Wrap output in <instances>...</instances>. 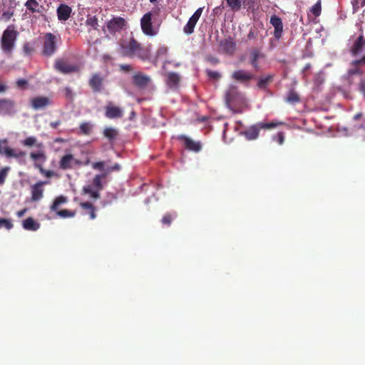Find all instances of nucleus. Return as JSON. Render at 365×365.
<instances>
[{
	"instance_id": "1",
	"label": "nucleus",
	"mask_w": 365,
	"mask_h": 365,
	"mask_svg": "<svg viewBox=\"0 0 365 365\" xmlns=\"http://www.w3.org/2000/svg\"><path fill=\"white\" fill-rule=\"evenodd\" d=\"M123 56H136L142 61L148 60L150 57V49L148 46H143L135 38H132L127 45L123 46Z\"/></svg>"
},
{
	"instance_id": "2",
	"label": "nucleus",
	"mask_w": 365,
	"mask_h": 365,
	"mask_svg": "<svg viewBox=\"0 0 365 365\" xmlns=\"http://www.w3.org/2000/svg\"><path fill=\"white\" fill-rule=\"evenodd\" d=\"M18 35L19 32L14 28L8 27L4 31L0 43L1 50L6 56H12Z\"/></svg>"
},
{
	"instance_id": "3",
	"label": "nucleus",
	"mask_w": 365,
	"mask_h": 365,
	"mask_svg": "<svg viewBox=\"0 0 365 365\" xmlns=\"http://www.w3.org/2000/svg\"><path fill=\"white\" fill-rule=\"evenodd\" d=\"M56 36L52 33H46L43 43L42 55L50 57L56 53Z\"/></svg>"
},
{
	"instance_id": "4",
	"label": "nucleus",
	"mask_w": 365,
	"mask_h": 365,
	"mask_svg": "<svg viewBox=\"0 0 365 365\" xmlns=\"http://www.w3.org/2000/svg\"><path fill=\"white\" fill-rule=\"evenodd\" d=\"M54 68L63 74H69L79 71L77 64L71 63L64 58H57L54 63Z\"/></svg>"
},
{
	"instance_id": "5",
	"label": "nucleus",
	"mask_w": 365,
	"mask_h": 365,
	"mask_svg": "<svg viewBox=\"0 0 365 365\" xmlns=\"http://www.w3.org/2000/svg\"><path fill=\"white\" fill-rule=\"evenodd\" d=\"M178 139L183 143V147L185 150L194 153H199L202 150V143L200 141H195L185 135H180Z\"/></svg>"
},
{
	"instance_id": "6",
	"label": "nucleus",
	"mask_w": 365,
	"mask_h": 365,
	"mask_svg": "<svg viewBox=\"0 0 365 365\" xmlns=\"http://www.w3.org/2000/svg\"><path fill=\"white\" fill-rule=\"evenodd\" d=\"M140 26L143 32L148 36H155L157 32L153 28L152 13L148 12L140 19Z\"/></svg>"
},
{
	"instance_id": "7",
	"label": "nucleus",
	"mask_w": 365,
	"mask_h": 365,
	"mask_svg": "<svg viewBox=\"0 0 365 365\" xmlns=\"http://www.w3.org/2000/svg\"><path fill=\"white\" fill-rule=\"evenodd\" d=\"M81 162L77 160L71 153H68L61 157L59 161V168L63 170H71L74 165H81Z\"/></svg>"
},
{
	"instance_id": "8",
	"label": "nucleus",
	"mask_w": 365,
	"mask_h": 365,
	"mask_svg": "<svg viewBox=\"0 0 365 365\" xmlns=\"http://www.w3.org/2000/svg\"><path fill=\"white\" fill-rule=\"evenodd\" d=\"M104 109L105 116L109 119L120 118L123 116V108L115 106L111 101L107 103Z\"/></svg>"
},
{
	"instance_id": "9",
	"label": "nucleus",
	"mask_w": 365,
	"mask_h": 365,
	"mask_svg": "<svg viewBox=\"0 0 365 365\" xmlns=\"http://www.w3.org/2000/svg\"><path fill=\"white\" fill-rule=\"evenodd\" d=\"M104 78L100 73H94L91 75L88 85L93 93H100L103 88Z\"/></svg>"
},
{
	"instance_id": "10",
	"label": "nucleus",
	"mask_w": 365,
	"mask_h": 365,
	"mask_svg": "<svg viewBox=\"0 0 365 365\" xmlns=\"http://www.w3.org/2000/svg\"><path fill=\"white\" fill-rule=\"evenodd\" d=\"M202 13V8H198L192 16L189 19L187 23L183 28V31L187 35H190L194 32L195 27Z\"/></svg>"
},
{
	"instance_id": "11",
	"label": "nucleus",
	"mask_w": 365,
	"mask_h": 365,
	"mask_svg": "<svg viewBox=\"0 0 365 365\" xmlns=\"http://www.w3.org/2000/svg\"><path fill=\"white\" fill-rule=\"evenodd\" d=\"M15 102L9 98L0 99V115H12L15 113Z\"/></svg>"
},
{
	"instance_id": "12",
	"label": "nucleus",
	"mask_w": 365,
	"mask_h": 365,
	"mask_svg": "<svg viewBox=\"0 0 365 365\" xmlns=\"http://www.w3.org/2000/svg\"><path fill=\"white\" fill-rule=\"evenodd\" d=\"M126 25L125 20L122 17H114L107 22L106 26L110 33L120 31Z\"/></svg>"
},
{
	"instance_id": "13",
	"label": "nucleus",
	"mask_w": 365,
	"mask_h": 365,
	"mask_svg": "<svg viewBox=\"0 0 365 365\" xmlns=\"http://www.w3.org/2000/svg\"><path fill=\"white\" fill-rule=\"evenodd\" d=\"M255 78V76L253 73L242 69L235 71L232 74V79L242 83H248Z\"/></svg>"
},
{
	"instance_id": "14",
	"label": "nucleus",
	"mask_w": 365,
	"mask_h": 365,
	"mask_svg": "<svg viewBox=\"0 0 365 365\" xmlns=\"http://www.w3.org/2000/svg\"><path fill=\"white\" fill-rule=\"evenodd\" d=\"M48 183V181H38L31 187V201L37 202L43 197L44 190L43 186Z\"/></svg>"
},
{
	"instance_id": "15",
	"label": "nucleus",
	"mask_w": 365,
	"mask_h": 365,
	"mask_svg": "<svg viewBox=\"0 0 365 365\" xmlns=\"http://www.w3.org/2000/svg\"><path fill=\"white\" fill-rule=\"evenodd\" d=\"M52 104V101L46 96H36L31 100V106L34 110H40Z\"/></svg>"
},
{
	"instance_id": "16",
	"label": "nucleus",
	"mask_w": 365,
	"mask_h": 365,
	"mask_svg": "<svg viewBox=\"0 0 365 365\" xmlns=\"http://www.w3.org/2000/svg\"><path fill=\"white\" fill-rule=\"evenodd\" d=\"M270 24L274 29V36L275 39L279 40L282 38L283 33V24L281 18L277 15H272L270 18Z\"/></svg>"
},
{
	"instance_id": "17",
	"label": "nucleus",
	"mask_w": 365,
	"mask_h": 365,
	"mask_svg": "<svg viewBox=\"0 0 365 365\" xmlns=\"http://www.w3.org/2000/svg\"><path fill=\"white\" fill-rule=\"evenodd\" d=\"M351 65L353 67L349 68L347 71V76L349 78H351L354 75H362L363 71L359 67L365 66V55L363 56L360 59L353 61L351 63Z\"/></svg>"
},
{
	"instance_id": "18",
	"label": "nucleus",
	"mask_w": 365,
	"mask_h": 365,
	"mask_svg": "<svg viewBox=\"0 0 365 365\" xmlns=\"http://www.w3.org/2000/svg\"><path fill=\"white\" fill-rule=\"evenodd\" d=\"M365 46V38L364 36L361 34L357 37V38L354 41L353 45L351 46L349 51L352 56H356L359 53H361L363 48Z\"/></svg>"
},
{
	"instance_id": "19",
	"label": "nucleus",
	"mask_w": 365,
	"mask_h": 365,
	"mask_svg": "<svg viewBox=\"0 0 365 365\" xmlns=\"http://www.w3.org/2000/svg\"><path fill=\"white\" fill-rule=\"evenodd\" d=\"M261 130L259 123L255 124L249 127L246 130L242 132V135L248 140H256L259 136V133Z\"/></svg>"
},
{
	"instance_id": "20",
	"label": "nucleus",
	"mask_w": 365,
	"mask_h": 365,
	"mask_svg": "<svg viewBox=\"0 0 365 365\" xmlns=\"http://www.w3.org/2000/svg\"><path fill=\"white\" fill-rule=\"evenodd\" d=\"M133 81L135 86L140 88H145L150 82V78L142 73H138L133 76Z\"/></svg>"
},
{
	"instance_id": "21",
	"label": "nucleus",
	"mask_w": 365,
	"mask_h": 365,
	"mask_svg": "<svg viewBox=\"0 0 365 365\" xmlns=\"http://www.w3.org/2000/svg\"><path fill=\"white\" fill-rule=\"evenodd\" d=\"M72 9L65 4H61L57 8L56 12L59 21H67L71 16Z\"/></svg>"
},
{
	"instance_id": "22",
	"label": "nucleus",
	"mask_w": 365,
	"mask_h": 365,
	"mask_svg": "<svg viewBox=\"0 0 365 365\" xmlns=\"http://www.w3.org/2000/svg\"><path fill=\"white\" fill-rule=\"evenodd\" d=\"M30 158L34 161V166L38 163H41L43 165L46 161L47 157L45 150L41 148H38V150L36 152H31L30 153Z\"/></svg>"
},
{
	"instance_id": "23",
	"label": "nucleus",
	"mask_w": 365,
	"mask_h": 365,
	"mask_svg": "<svg viewBox=\"0 0 365 365\" xmlns=\"http://www.w3.org/2000/svg\"><path fill=\"white\" fill-rule=\"evenodd\" d=\"M181 78L180 76L175 72H170L167 74L166 84L170 88L176 89L178 88Z\"/></svg>"
},
{
	"instance_id": "24",
	"label": "nucleus",
	"mask_w": 365,
	"mask_h": 365,
	"mask_svg": "<svg viewBox=\"0 0 365 365\" xmlns=\"http://www.w3.org/2000/svg\"><path fill=\"white\" fill-rule=\"evenodd\" d=\"M264 57V55L259 51V50L255 48L251 51L250 56V63L255 70L259 69L258 60Z\"/></svg>"
},
{
	"instance_id": "25",
	"label": "nucleus",
	"mask_w": 365,
	"mask_h": 365,
	"mask_svg": "<svg viewBox=\"0 0 365 365\" xmlns=\"http://www.w3.org/2000/svg\"><path fill=\"white\" fill-rule=\"evenodd\" d=\"M23 227L26 230L36 231L40 227V224L29 217L23 221Z\"/></svg>"
},
{
	"instance_id": "26",
	"label": "nucleus",
	"mask_w": 365,
	"mask_h": 365,
	"mask_svg": "<svg viewBox=\"0 0 365 365\" xmlns=\"http://www.w3.org/2000/svg\"><path fill=\"white\" fill-rule=\"evenodd\" d=\"M21 145L29 148L35 146L38 148H41L43 147V143H38L37 138L34 136H29L26 138L24 140L21 141Z\"/></svg>"
},
{
	"instance_id": "27",
	"label": "nucleus",
	"mask_w": 365,
	"mask_h": 365,
	"mask_svg": "<svg viewBox=\"0 0 365 365\" xmlns=\"http://www.w3.org/2000/svg\"><path fill=\"white\" fill-rule=\"evenodd\" d=\"M80 206L85 211V214L89 215L90 219L94 220L96 217V207L91 202H81Z\"/></svg>"
},
{
	"instance_id": "28",
	"label": "nucleus",
	"mask_w": 365,
	"mask_h": 365,
	"mask_svg": "<svg viewBox=\"0 0 365 365\" xmlns=\"http://www.w3.org/2000/svg\"><path fill=\"white\" fill-rule=\"evenodd\" d=\"M274 79V75L269 74L265 76H262L259 78L257 82V87L260 89L266 88L268 84H269L271 82H272Z\"/></svg>"
},
{
	"instance_id": "29",
	"label": "nucleus",
	"mask_w": 365,
	"mask_h": 365,
	"mask_svg": "<svg viewBox=\"0 0 365 365\" xmlns=\"http://www.w3.org/2000/svg\"><path fill=\"white\" fill-rule=\"evenodd\" d=\"M237 95V89L234 86H230L225 93V100L227 103H231Z\"/></svg>"
},
{
	"instance_id": "30",
	"label": "nucleus",
	"mask_w": 365,
	"mask_h": 365,
	"mask_svg": "<svg viewBox=\"0 0 365 365\" xmlns=\"http://www.w3.org/2000/svg\"><path fill=\"white\" fill-rule=\"evenodd\" d=\"M220 45L223 51L228 54H232L235 51V43L231 41L225 40Z\"/></svg>"
},
{
	"instance_id": "31",
	"label": "nucleus",
	"mask_w": 365,
	"mask_h": 365,
	"mask_svg": "<svg viewBox=\"0 0 365 365\" xmlns=\"http://www.w3.org/2000/svg\"><path fill=\"white\" fill-rule=\"evenodd\" d=\"M299 101H300V98L296 91H294V90H290L288 92L287 96L286 97L287 102L292 103V104H295V103L299 102Z\"/></svg>"
},
{
	"instance_id": "32",
	"label": "nucleus",
	"mask_w": 365,
	"mask_h": 365,
	"mask_svg": "<svg viewBox=\"0 0 365 365\" xmlns=\"http://www.w3.org/2000/svg\"><path fill=\"white\" fill-rule=\"evenodd\" d=\"M118 131L113 128H106L103 131V135L109 140H114L118 135Z\"/></svg>"
},
{
	"instance_id": "33",
	"label": "nucleus",
	"mask_w": 365,
	"mask_h": 365,
	"mask_svg": "<svg viewBox=\"0 0 365 365\" xmlns=\"http://www.w3.org/2000/svg\"><path fill=\"white\" fill-rule=\"evenodd\" d=\"M25 6L32 13L39 12V4L36 0H27V1L25 3Z\"/></svg>"
},
{
	"instance_id": "34",
	"label": "nucleus",
	"mask_w": 365,
	"mask_h": 365,
	"mask_svg": "<svg viewBox=\"0 0 365 365\" xmlns=\"http://www.w3.org/2000/svg\"><path fill=\"white\" fill-rule=\"evenodd\" d=\"M99 191L96 189V190H93L92 185H86L83 188V192L84 194H88L91 197L98 199L100 197Z\"/></svg>"
},
{
	"instance_id": "35",
	"label": "nucleus",
	"mask_w": 365,
	"mask_h": 365,
	"mask_svg": "<svg viewBox=\"0 0 365 365\" xmlns=\"http://www.w3.org/2000/svg\"><path fill=\"white\" fill-rule=\"evenodd\" d=\"M226 2L233 11H240L242 5V0H226Z\"/></svg>"
},
{
	"instance_id": "36",
	"label": "nucleus",
	"mask_w": 365,
	"mask_h": 365,
	"mask_svg": "<svg viewBox=\"0 0 365 365\" xmlns=\"http://www.w3.org/2000/svg\"><path fill=\"white\" fill-rule=\"evenodd\" d=\"M66 202V197L64 196L57 197L53 201L52 205L51 206V210L52 211H57L58 206L63 203Z\"/></svg>"
},
{
	"instance_id": "37",
	"label": "nucleus",
	"mask_w": 365,
	"mask_h": 365,
	"mask_svg": "<svg viewBox=\"0 0 365 365\" xmlns=\"http://www.w3.org/2000/svg\"><path fill=\"white\" fill-rule=\"evenodd\" d=\"M92 128L93 125L88 122L82 123L79 127L81 133L87 135L91 134Z\"/></svg>"
},
{
	"instance_id": "38",
	"label": "nucleus",
	"mask_w": 365,
	"mask_h": 365,
	"mask_svg": "<svg viewBox=\"0 0 365 365\" xmlns=\"http://www.w3.org/2000/svg\"><path fill=\"white\" fill-rule=\"evenodd\" d=\"M105 175H96L93 180V185L98 190H101L103 189V185L101 182L102 179L105 177Z\"/></svg>"
},
{
	"instance_id": "39",
	"label": "nucleus",
	"mask_w": 365,
	"mask_h": 365,
	"mask_svg": "<svg viewBox=\"0 0 365 365\" xmlns=\"http://www.w3.org/2000/svg\"><path fill=\"white\" fill-rule=\"evenodd\" d=\"M86 25L93 29H97L98 26V20L96 16L88 17L86 21Z\"/></svg>"
},
{
	"instance_id": "40",
	"label": "nucleus",
	"mask_w": 365,
	"mask_h": 365,
	"mask_svg": "<svg viewBox=\"0 0 365 365\" xmlns=\"http://www.w3.org/2000/svg\"><path fill=\"white\" fill-rule=\"evenodd\" d=\"M310 11L315 17L319 16L322 11L321 0H318L317 3L312 6Z\"/></svg>"
},
{
	"instance_id": "41",
	"label": "nucleus",
	"mask_w": 365,
	"mask_h": 365,
	"mask_svg": "<svg viewBox=\"0 0 365 365\" xmlns=\"http://www.w3.org/2000/svg\"><path fill=\"white\" fill-rule=\"evenodd\" d=\"M36 168H38L39 170V172L46 178H51L54 175L53 171L45 170L41 163L36 164Z\"/></svg>"
},
{
	"instance_id": "42",
	"label": "nucleus",
	"mask_w": 365,
	"mask_h": 365,
	"mask_svg": "<svg viewBox=\"0 0 365 365\" xmlns=\"http://www.w3.org/2000/svg\"><path fill=\"white\" fill-rule=\"evenodd\" d=\"M9 170V167H4L0 169V185L4 184Z\"/></svg>"
},
{
	"instance_id": "43",
	"label": "nucleus",
	"mask_w": 365,
	"mask_h": 365,
	"mask_svg": "<svg viewBox=\"0 0 365 365\" xmlns=\"http://www.w3.org/2000/svg\"><path fill=\"white\" fill-rule=\"evenodd\" d=\"M34 50V47L31 43L26 42L23 46V52L26 56H31Z\"/></svg>"
},
{
	"instance_id": "44",
	"label": "nucleus",
	"mask_w": 365,
	"mask_h": 365,
	"mask_svg": "<svg viewBox=\"0 0 365 365\" xmlns=\"http://www.w3.org/2000/svg\"><path fill=\"white\" fill-rule=\"evenodd\" d=\"M57 215L61 217H72L76 215V212H72L68 210H62L57 212Z\"/></svg>"
},
{
	"instance_id": "45",
	"label": "nucleus",
	"mask_w": 365,
	"mask_h": 365,
	"mask_svg": "<svg viewBox=\"0 0 365 365\" xmlns=\"http://www.w3.org/2000/svg\"><path fill=\"white\" fill-rule=\"evenodd\" d=\"M5 227L6 230H11L13 227V224L11 220L5 218H0V229Z\"/></svg>"
},
{
	"instance_id": "46",
	"label": "nucleus",
	"mask_w": 365,
	"mask_h": 365,
	"mask_svg": "<svg viewBox=\"0 0 365 365\" xmlns=\"http://www.w3.org/2000/svg\"><path fill=\"white\" fill-rule=\"evenodd\" d=\"M206 73L207 76L212 80L217 81L221 78V74L217 71L206 70Z\"/></svg>"
},
{
	"instance_id": "47",
	"label": "nucleus",
	"mask_w": 365,
	"mask_h": 365,
	"mask_svg": "<svg viewBox=\"0 0 365 365\" xmlns=\"http://www.w3.org/2000/svg\"><path fill=\"white\" fill-rule=\"evenodd\" d=\"M262 129H272L277 127L278 125L282 124V123H259Z\"/></svg>"
},
{
	"instance_id": "48",
	"label": "nucleus",
	"mask_w": 365,
	"mask_h": 365,
	"mask_svg": "<svg viewBox=\"0 0 365 365\" xmlns=\"http://www.w3.org/2000/svg\"><path fill=\"white\" fill-rule=\"evenodd\" d=\"M273 140L277 142L279 145H282L284 141V135L282 132H279L277 135L272 137Z\"/></svg>"
},
{
	"instance_id": "49",
	"label": "nucleus",
	"mask_w": 365,
	"mask_h": 365,
	"mask_svg": "<svg viewBox=\"0 0 365 365\" xmlns=\"http://www.w3.org/2000/svg\"><path fill=\"white\" fill-rule=\"evenodd\" d=\"M173 216L170 213H167L163 217L162 222L164 225H170L173 221Z\"/></svg>"
},
{
	"instance_id": "50",
	"label": "nucleus",
	"mask_w": 365,
	"mask_h": 365,
	"mask_svg": "<svg viewBox=\"0 0 365 365\" xmlns=\"http://www.w3.org/2000/svg\"><path fill=\"white\" fill-rule=\"evenodd\" d=\"M63 93H64L65 97L68 100H69V101H73V100L74 94H73L72 90L70 88L66 87L63 89Z\"/></svg>"
},
{
	"instance_id": "51",
	"label": "nucleus",
	"mask_w": 365,
	"mask_h": 365,
	"mask_svg": "<svg viewBox=\"0 0 365 365\" xmlns=\"http://www.w3.org/2000/svg\"><path fill=\"white\" fill-rule=\"evenodd\" d=\"M16 153V150L12 149L9 147H6L4 148V153L9 158H14Z\"/></svg>"
},
{
	"instance_id": "52",
	"label": "nucleus",
	"mask_w": 365,
	"mask_h": 365,
	"mask_svg": "<svg viewBox=\"0 0 365 365\" xmlns=\"http://www.w3.org/2000/svg\"><path fill=\"white\" fill-rule=\"evenodd\" d=\"M14 16V11L11 9H8L7 11H4L2 14V18L9 21Z\"/></svg>"
},
{
	"instance_id": "53",
	"label": "nucleus",
	"mask_w": 365,
	"mask_h": 365,
	"mask_svg": "<svg viewBox=\"0 0 365 365\" xmlns=\"http://www.w3.org/2000/svg\"><path fill=\"white\" fill-rule=\"evenodd\" d=\"M120 70L124 73H129L133 71L132 66L129 64H120L119 66Z\"/></svg>"
},
{
	"instance_id": "54",
	"label": "nucleus",
	"mask_w": 365,
	"mask_h": 365,
	"mask_svg": "<svg viewBox=\"0 0 365 365\" xmlns=\"http://www.w3.org/2000/svg\"><path fill=\"white\" fill-rule=\"evenodd\" d=\"M206 59L212 65H217L220 62L219 59L215 56H207Z\"/></svg>"
},
{
	"instance_id": "55",
	"label": "nucleus",
	"mask_w": 365,
	"mask_h": 365,
	"mask_svg": "<svg viewBox=\"0 0 365 365\" xmlns=\"http://www.w3.org/2000/svg\"><path fill=\"white\" fill-rule=\"evenodd\" d=\"M258 36V32L252 29H251L249 31L247 37L249 39H255L257 38Z\"/></svg>"
},
{
	"instance_id": "56",
	"label": "nucleus",
	"mask_w": 365,
	"mask_h": 365,
	"mask_svg": "<svg viewBox=\"0 0 365 365\" xmlns=\"http://www.w3.org/2000/svg\"><path fill=\"white\" fill-rule=\"evenodd\" d=\"M93 168L96 170H103L104 168L103 162H96L93 164Z\"/></svg>"
},
{
	"instance_id": "57",
	"label": "nucleus",
	"mask_w": 365,
	"mask_h": 365,
	"mask_svg": "<svg viewBox=\"0 0 365 365\" xmlns=\"http://www.w3.org/2000/svg\"><path fill=\"white\" fill-rule=\"evenodd\" d=\"M28 84V81L25 79H19L17 81H16V85L19 88H24L25 86H26Z\"/></svg>"
},
{
	"instance_id": "58",
	"label": "nucleus",
	"mask_w": 365,
	"mask_h": 365,
	"mask_svg": "<svg viewBox=\"0 0 365 365\" xmlns=\"http://www.w3.org/2000/svg\"><path fill=\"white\" fill-rule=\"evenodd\" d=\"M26 153L23 150H16V155L14 156L15 158H22L26 156Z\"/></svg>"
},
{
	"instance_id": "59",
	"label": "nucleus",
	"mask_w": 365,
	"mask_h": 365,
	"mask_svg": "<svg viewBox=\"0 0 365 365\" xmlns=\"http://www.w3.org/2000/svg\"><path fill=\"white\" fill-rule=\"evenodd\" d=\"M242 3L245 6L250 8L254 4V0H242Z\"/></svg>"
},
{
	"instance_id": "60",
	"label": "nucleus",
	"mask_w": 365,
	"mask_h": 365,
	"mask_svg": "<svg viewBox=\"0 0 365 365\" xmlns=\"http://www.w3.org/2000/svg\"><path fill=\"white\" fill-rule=\"evenodd\" d=\"M61 123V120H56V121H53V122H51L50 123V126L52 128H56L58 125H60Z\"/></svg>"
},
{
	"instance_id": "61",
	"label": "nucleus",
	"mask_w": 365,
	"mask_h": 365,
	"mask_svg": "<svg viewBox=\"0 0 365 365\" xmlns=\"http://www.w3.org/2000/svg\"><path fill=\"white\" fill-rule=\"evenodd\" d=\"M359 91L365 97V83L364 81H361L359 84Z\"/></svg>"
},
{
	"instance_id": "62",
	"label": "nucleus",
	"mask_w": 365,
	"mask_h": 365,
	"mask_svg": "<svg viewBox=\"0 0 365 365\" xmlns=\"http://www.w3.org/2000/svg\"><path fill=\"white\" fill-rule=\"evenodd\" d=\"M26 211H27L26 208H24L23 210H21L18 211L17 212V216L19 217H23L25 215V213L26 212Z\"/></svg>"
},
{
	"instance_id": "63",
	"label": "nucleus",
	"mask_w": 365,
	"mask_h": 365,
	"mask_svg": "<svg viewBox=\"0 0 365 365\" xmlns=\"http://www.w3.org/2000/svg\"><path fill=\"white\" fill-rule=\"evenodd\" d=\"M120 169V165H118V163H115L114 165H113L110 168V170H111V171H113V170H119Z\"/></svg>"
},
{
	"instance_id": "64",
	"label": "nucleus",
	"mask_w": 365,
	"mask_h": 365,
	"mask_svg": "<svg viewBox=\"0 0 365 365\" xmlns=\"http://www.w3.org/2000/svg\"><path fill=\"white\" fill-rule=\"evenodd\" d=\"M7 86L4 83H0V93H4L6 91Z\"/></svg>"
}]
</instances>
